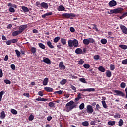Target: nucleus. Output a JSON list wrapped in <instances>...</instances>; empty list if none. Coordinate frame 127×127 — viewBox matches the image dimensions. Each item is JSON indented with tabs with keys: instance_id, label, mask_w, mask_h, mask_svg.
<instances>
[{
	"instance_id": "37",
	"label": "nucleus",
	"mask_w": 127,
	"mask_h": 127,
	"mask_svg": "<svg viewBox=\"0 0 127 127\" xmlns=\"http://www.w3.org/2000/svg\"><path fill=\"white\" fill-rule=\"evenodd\" d=\"M82 125L84 127H88V126H89V122H88V121H84L82 123Z\"/></svg>"
},
{
	"instance_id": "27",
	"label": "nucleus",
	"mask_w": 127,
	"mask_h": 127,
	"mask_svg": "<svg viewBox=\"0 0 127 127\" xmlns=\"http://www.w3.org/2000/svg\"><path fill=\"white\" fill-rule=\"evenodd\" d=\"M36 52V48L35 47H32V53L34 54L35 57H37V55L35 53Z\"/></svg>"
},
{
	"instance_id": "11",
	"label": "nucleus",
	"mask_w": 127,
	"mask_h": 127,
	"mask_svg": "<svg viewBox=\"0 0 127 127\" xmlns=\"http://www.w3.org/2000/svg\"><path fill=\"white\" fill-rule=\"evenodd\" d=\"M43 62L46 63L47 64H48V65H50V64H51V61L48 58H45V59H44Z\"/></svg>"
},
{
	"instance_id": "29",
	"label": "nucleus",
	"mask_w": 127,
	"mask_h": 127,
	"mask_svg": "<svg viewBox=\"0 0 127 127\" xmlns=\"http://www.w3.org/2000/svg\"><path fill=\"white\" fill-rule=\"evenodd\" d=\"M22 9L25 12H28V11H29V10L28 9V8H27V7H26L25 6H23L22 7Z\"/></svg>"
},
{
	"instance_id": "13",
	"label": "nucleus",
	"mask_w": 127,
	"mask_h": 127,
	"mask_svg": "<svg viewBox=\"0 0 127 127\" xmlns=\"http://www.w3.org/2000/svg\"><path fill=\"white\" fill-rule=\"evenodd\" d=\"M40 5L42 7H43V8H45L46 9H47L48 8V4L45 2H42L40 4Z\"/></svg>"
},
{
	"instance_id": "20",
	"label": "nucleus",
	"mask_w": 127,
	"mask_h": 127,
	"mask_svg": "<svg viewBox=\"0 0 127 127\" xmlns=\"http://www.w3.org/2000/svg\"><path fill=\"white\" fill-rule=\"evenodd\" d=\"M58 11H63L65 10V7L63 5H60L58 8Z\"/></svg>"
},
{
	"instance_id": "30",
	"label": "nucleus",
	"mask_w": 127,
	"mask_h": 127,
	"mask_svg": "<svg viewBox=\"0 0 127 127\" xmlns=\"http://www.w3.org/2000/svg\"><path fill=\"white\" fill-rule=\"evenodd\" d=\"M100 42L102 43V44H106L108 41L106 39H102L101 40Z\"/></svg>"
},
{
	"instance_id": "62",
	"label": "nucleus",
	"mask_w": 127,
	"mask_h": 127,
	"mask_svg": "<svg viewBox=\"0 0 127 127\" xmlns=\"http://www.w3.org/2000/svg\"><path fill=\"white\" fill-rule=\"evenodd\" d=\"M70 30L71 32H75V28H74L73 27L70 28Z\"/></svg>"
},
{
	"instance_id": "52",
	"label": "nucleus",
	"mask_w": 127,
	"mask_h": 127,
	"mask_svg": "<svg viewBox=\"0 0 127 127\" xmlns=\"http://www.w3.org/2000/svg\"><path fill=\"white\" fill-rule=\"evenodd\" d=\"M63 93V91H62V90H59V91H55V94H58L59 95H62V93Z\"/></svg>"
},
{
	"instance_id": "31",
	"label": "nucleus",
	"mask_w": 127,
	"mask_h": 127,
	"mask_svg": "<svg viewBox=\"0 0 127 127\" xmlns=\"http://www.w3.org/2000/svg\"><path fill=\"white\" fill-rule=\"evenodd\" d=\"M11 113H12L13 115H17V111L14 109H11Z\"/></svg>"
},
{
	"instance_id": "54",
	"label": "nucleus",
	"mask_w": 127,
	"mask_h": 127,
	"mask_svg": "<svg viewBox=\"0 0 127 127\" xmlns=\"http://www.w3.org/2000/svg\"><path fill=\"white\" fill-rule=\"evenodd\" d=\"M83 67L85 69H89V68H90V65H89L88 64H85L83 65Z\"/></svg>"
},
{
	"instance_id": "45",
	"label": "nucleus",
	"mask_w": 127,
	"mask_h": 127,
	"mask_svg": "<svg viewBox=\"0 0 127 127\" xmlns=\"http://www.w3.org/2000/svg\"><path fill=\"white\" fill-rule=\"evenodd\" d=\"M4 82L5 83V84H9V85H10L11 84V81L8 79H5L4 80Z\"/></svg>"
},
{
	"instance_id": "18",
	"label": "nucleus",
	"mask_w": 127,
	"mask_h": 127,
	"mask_svg": "<svg viewBox=\"0 0 127 127\" xmlns=\"http://www.w3.org/2000/svg\"><path fill=\"white\" fill-rule=\"evenodd\" d=\"M59 67H60V68H62V69H63L64 70V69H66V66L64 65V64H63V62H60Z\"/></svg>"
},
{
	"instance_id": "57",
	"label": "nucleus",
	"mask_w": 127,
	"mask_h": 127,
	"mask_svg": "<svg viewBox=\"0 0 127 127\" xmlns=\"http://www.w3.org/2000/svg\"><path fill=\"white\" fill-rule=\"evenodd\" d=\"M3 76V73L2 72V69L0 68V78H2Z\"/></svg>"
},
{
	"instance_id": "43",
	"label": "nucleus",
	"mask_w": 127,
	"mask_h": 127,
	"mask_svg": "<svg viewBox=\"0 0 127 127\" xmlns=\"http://www.w3.org/2000/svg\"><path fill=\"white\" fill-rule=\"evenodd\" d=\"M84 108H85V104L81 103L79 105V109H80V110H83L84 109Z\"/></svg>"
},
{
	"instance_id": "24",
	"label": "nucleus",
	"mask_w": 127,
	"mask_h": 127,
	"mask_svg": "<svg viewBox=\"0 0 127 127\" xmlns=\"http://www.w3.org/2000/svg\"><path fill=\"white\" fill-rule=\"evenodd\" d=\"M106 76L108 78L112 77V72L110 70H107L106 72Z\"/></svg>"
},
{
	"instance_id": "64",
	"label": "nucleus",
	"mask_w": 127,
	"mask_h": 127,
	"mask_svg": "<svg viewBox=\"0 0 127 127\" xmlns=\"http://www.w3.org/2000/svg\"><path fill=\"white\" fill-rule=\"evenodd\" d=\"M11 68L12 70H15V65L11 64Z\"/></svg>"
},
{
	"instance_id": "15",
	"label": "nucleus",
	"mask_w": 127,
	"mask_h": 127,
	"mask_svg": "<svg viewBox=\"0 0 127 127\" xmlns=\"http://www.w3.org/2000/svg\"><path fill=\"white\" fill-rule=\"evenodd\" d=\"M18 34H21V33L18 30L17 31H15L12 32V36H17Z\"/></svg>"
},
{
	"instance_id": "6",
	"label": "nucleus",
	"mask_w": 127,
	"mask_h": 127,
	"mask_svg": "<svg viewBox=\"0 0 127 127\" xmlns=\"http://www.w3.org/2000/svg\"><path fill=\"white\" fill-rule=\"evenodd\" d=\"M114 93H115L114 95H117V96H120L121 97H125V93L120 90H114Z\"/></svg>"
},
{
	"instance_id": "22",
	"label": "nucleus",
	"mask_w": 127,
	"mask_h": 127,
	"mask_svg": "<svg viewBox=\"0 0 127 127\" xmlns=\"http://www.w3.org/2000/svg\"><path fill=\"white\" fill-rule=\"evenodd\" d=\"M38 45L40 48H41L42 49H45V45H44L42 43H39Z\"/></svg>"
},
{
	"instance_id": "46",
	"label": "nucleus",
	"mask_w": 127,
	"mask_h": 127,
	"mask_svg": "<svg viewBox=\"0 0 127 127\" xmlns=\"http://www.w3.org/2000/svg\"><path fill=\"white\" fill-rule=\"evenodd\" d=\"M118 125L119 127H122L123 126L124 122H123V120L122 119H120L119 122H118Z\"/></svg>"
},
{
	"instance_id": "14",
	"label": "nucleus",
	"mask_w": 127,
	"mask_h": 127,
	"mask_svg": "<svg viewBox=\"0 0 127 127\" xmlns=\"http://www.w3.org/2000/svg\"><path fill=\"white\" fill-rule=\"evenodd\" d=\"M75 53H76V54H83V51L81 48H78L75 50Z\"/></svg>"
},
{
	"instance_id": "35",
	"label": "nucleus",
	"mask_w": 127,
	"mask_h": 127,
	"mask_svg": "<svg viewBox=\"0 0 127 127\" xmlns=\"http://www.w3.org/2000/svg\"><path fill=\"white\" fill-rule=\"evenodd\" d=\"M49 107L50 108H52V107H55V103L54 102H51L49 103Z\"/></svg>"
},
{
	"instance_id": "47",
	"label": "nucleus",
	"mask_w": 127,
	"mask_h": 127,
	"mask_svg": "<svg viewBox=\"0 0 127 127\" xmlns=\"http://www.w3.org/2000/svg\"><path fill=\"white\" fill-rule=\"evenodd\" d=\"M114 118L115 119H120V118H121V115L119 113L116 114L114 115Z\"/></svg>"
},
{
	"instance_id": "5",
	"label": "nucleus",
	"mask_w": 127,
	"mask_h": 127,
	"mask_svg": "<svg viewBox=\"0 0 127 127\" xmlns=\"http://www.w3.org/2000/svg\"><path fill=\"white\" fill-rule=\"evenodd\" d=\"M86 112L88 114H92L94 112V109L90 105H88L86 107Z\"/></svg>"
},
{
	"instance_id": "59",
	"label": "nucleus",
	"mask_w": 127,
	"mask_h": 127,
	"mask_svg": "<svg viewBox=\"0 0 127 127\" xmlns=\"http://www.w3.org/2000/svg\"><path fill=\"white\" fill-rule=\"evenodd\" d=\"M11 40H9L6 41V44H7V45H10V44H11Z\"/></svg>"
},
{
	"instance_id": "34",
	"label": "nucleus",
	"mask_w": 127,
	"mask_h": 127,
	"mask_svg": "<svg viewBox=\"0 0 127 127\" xmlns=\"http://www.w3.org/2000/svg\"><path fill=\"white\" fill-rule=\"evenodd\" d=\"M67 83V79H63L62 81L60 82L61 85H65Z\"/></svg>"
},
{
	"instance_id": "17",
	"label": "nucleus",
	"mask_w": 127,
	"mask_h": 127,
	"mask_svg": "<svg viewBox=\"0 0 127 127\" xmlns=\"http://www.w3.org/2000/svg\"><path fill=\"white\" fill-rule=\"evenodd\" d=\"M48 78L46 77L45 78H44L43 81V85L44 86H47V85L48 84Z\"/></svg>"
},
{
	"instance_id": "1",
	"label": "nucleus",
	"mask_w": 127,
	"mask_h": 127,
	"mask_svg": "<svg viewBox=\"0 0 127 127\" xmlns=\"http://www.w3.org/2000/svg\"><path fill=\"white\" fill-rule=\"evenodd\" d=\"M65 107L66 109V112L69 113L70 111H72L73 109H75L77 107V105L74 104V101L71 100L66 104Z\"/></svg>"
},
{
	"instance_id": "28",
	"label": "nucleus",
	"mask_w": 127,
	"mask_h": 127,
	"mask_svg": "<svg viewBox=\"0 0 127 127\" xmlns=\"http://www.w3.org/2000/svg\"><path fill=\"white\" fill-rule=\"evenodd\" d=\"M0 118L1 119H4L5 118V113L4 112V111L1 112Z\"/></svg>"
},
{
	"instance_id": "36",
	"label": "nucleus",
	"mask_w": 127,
	"mask_h": 127,
	"mask_svg": "<svg viewBox=\"0 0 127 127\" xmlns=\"http://www.w3.org/2000/svg\"><path fill=\"white\" fill-rule=\"evenodd\" d=\"M59 40H60V37H56L54 39V42L57 43V42L59 41Z\"/></svg>"
},
{
	"instance_id": "19",
	"label": "nucleus",
	"mask_w": 127,
	"mask_h": 127,
	"mask_svg": "<svg viewBox=\"0 0 127 127\" xmlns=\"http://www.w3.org/2000/svg\"><path fill=\"white\" fill-rule=\"evenodd\" d=\"M44 90L46 91V92H53V88L49 87H45Z\"/></svg>"
},
{
	"instance_id": "39",
	"label": "nucleus",
	"mask_w": 127,
	"mask_h": 127,
	"mask_svg": "<svg viewBox=\"0 0 127 127\" xmlns=\"http://www.w3.org/2000/svg\"><path fill=\"white\" fill-rule=\"evenodd\" d=\"M15 51L16 52V54L17 57H20V54H21L20 52H19V51H18V50H15Z\"/></svg>"
},
{
	"instance_id": "53",
	"label": "nucleus",
	"mask_w": 127,
	"mask_h": 127,
	"mask_svg": "<svg viewBox=\"0 0 127 127\" xmlns=\"http://www.w3.org/2000/svg\"><path fill=\"white\" fill-rule=\"evenodd\" d=\"M8 6H9L10 7H15V8H16V5H14L13 6V5H12V4H11V3H9L8 4Z\"/></svg>"
},
{
	"instance_id": "44",
	"label": "nucleus",
	"mask_w": 127,
	"mask_h": 127,
	"mask_svg": "<svg viewBox=\"0 0 127 127\" xmlns=\"http://www.w3.org/2000/svg\"><path fill=\"white\" fill-rule=\"evenodd\" d=\"M5 93L4 91H2L0 92V101H1V99H2V96Z\"/></svg>"
},
{
	"instance_id": "7",
	"label": "nucleus",
	"mask_w": 127,
	"mask_h": 127,
	"mask_svg": "<svg viewBox=\"0 0 127 127\" xmlns=\"http://www.w3.org/2000/svg\"><path fill=\"white\" fill-rule=\"evenodd\" d=\"M120 29L121 30L123 33L124 34H127V28L125 25H121Z\"/></svg>"
},
{
	"instance_id": "51",
	"label": "nucleus",
	"mask_w": 127,
	"mask_h": 127,
	"mask_svg": "<svg viewBox=\"0 0 127 127\" xmlns=\"http://www.w3.org/2000/svg\"><path fill=\"white\" fill-rule=\"evenodd\" d=\"M93 26H94L92 28L93 29H95V30H96V31H99V30L98 29V28H97V25H96V24H94L93 25H92Z\"/></svg>"
},
{
	"instance_id": "32",
	"label": "nucleus",
	"mask_w": 127,
	"mask_h": 127,
	"mask_svg": "<svg viewBox=\"0 0 127 127\" xmlns=\"http://www.w3.org/2000/svg\"><path fill=\"white\" fill-rule=\"evenodd\" d=\"M115 124H116V121H109L108 122V125L109 126H115Z\"/></svg>"
},
{
	"instance_id": "2",
	"label": "nucleus",
	"mask_w": 127,
	"mask_h": 127,
	"mask_svg": "<svg viewBox=\"0 0 127 127\" xmlns=\"http://www.w3.org/2000/svg\"><path fill=\"white\" fill-rule=\"evenodd\" d=\"M68 44L69 47H79V42L77 40V39L74 40H68Z\"/></svg>"
},
{
	"instance_id": "8",
	"label": "nucleus",
	"mask_w": 127,
	"mask_h": 127,
	"mask_svg": "<svg viewBox=\"0 0 127 127\" xmlns=\"http://www.w3.org/2000/svg\"><path fill=\"white\" fill-rule=\"evenodd\" d=\"M27 28V25H22L19 27V31L20 33H22V32L24 31V30Z\"/></svg>"
},
{
	"instance_id": "55",
	"label": "nucleus",
	"mask_w": 127,
	"mask_h": 127,
	"mask_svg": "<svg viewBox=\"0 0 127 127\" xmlns=\"http://www.w3.org/2000/svg\"><path fill=\"white\" fill-rule=\"evenodd\" d=\"M11 41L12 43H16L18 41V40H17V39H13L11 40Z\"/></svg>"
},
{
	"instance_id": "49",
	"label": "nucleus",
	"mask_w": 127,
	"mask_h": 127,
	"mask_svg": "<svg viewBox=\"0 0 127 127\" xmlns=\"http://www.w3.org/2000/svg\"><path fill=\"white\" fill-rule=\"evenodd\" d=\"M88 40L89 41V43H95V40L92 38H88Z\"/></svg>"
},
{
	"instance_id": "61",
	"label": "nucleus",
	"mask_w": 127,
	"mask_h": 127,
	"mask_svg": "<svg viewBox=\"0 0 127 127\" xmlns=\"http://www.w3.org/2000/svg\"><path fill=\"white\" fill-rule=\"evenodd\" d=\"M71 89L73 90L74 92H76V87L74 86L73 85H71L70 86Z\"/></svg>"
},
{
	"instance_id": "23",
	"label": "nucleus",
	"mask_w": 127,
	"mask_h": 127,
	"mask_svg": "<svg viewBox=\"0 0 127 127\" xmlns=\"http://www.w3.org/2000/svg\"><path fill=\"white\" fill-rule=\"evenodd\" d=\"M101 102L103 108H104V109H107L108 108V106H107V104H106V101H105V100H102Z\"/></svg>"
},
{
	"instance_id": "41",
	"label": "nucleus",
	"mask_w": 127,
	"mask_h": 127,
	"mask_svg": "<svg viewBox=\"0 0 127 127\" xmlns=\"http://www.w3.org/2000/svg\"><path fill=\"white\" fill-rule=\"evenodd\" d=\"M79 81L81 82V83H84V84H87V81H86V79L85 78H80Z\"/></svg>"
},
{
	"instance_id": "40",
	"label": "nucleus",
	"mask_w": 127,
	"mask_h": 127,
	"mask_svg": "<svg viewBox=\"0 0 127 127\" xmlns=\"http://www.w3.org/2000/svg\"><path fill=\"white\" fill-rule=\"evenodd\" d=\"M93 58L95 60H99L100 59V56L99 55H95L94 56Z\"/></svg>"
},
{
	"instance_id": "25",
	"label": "nucleus",
	"mask_w": 127,
	"mask_h": 127,
	"mask_svg": "<svg viewBox=\"0 0 127 127\" xmlns=\"http://www.w3.org/2000/svg\"><path fill=\"white\" fill-rule=\"evenodd\" d=\"M98 70L99 71H100V72H102L103 73L106 71V69H105L103 66H100L98 68Z\"/></svg>"
},
{
	"instance_id": "9",
	"label": "nucleus",
	"mask_w": 127,
	"mask_h": 127,
	"mask_svg": "<svg viewBox=\"0 0 127 127\" xmlns=\"http://www.w3.org/2000/svg\"><path fill=\"white\" fill-rule=\"evenodd\" d=\"M95 88L81 89L80 92H95Z\"/></svg>"
},
{
	"instance_id": "12",
	"label": "nucleus",
	"mask_w": 127,
	"mask_h": 127,
	"mask_svg": "<svg viewBox=\"0 0 127 127\" xmlns=\"http://www.w3.org/2000/svg\"><path fill=\"white\" fill-rule=\"evenodd\" d=\"M35 100L40 101V102H46V101H48V99H46V98H42L40 97H38V98H36L35 99Z\"/></svg>"
},
{
	"instance_id": "60",
	"label": "nucleus",
	"mask_w": 127,
	"mask_h": 127,
	"mask_svg": "<svg viewBox=\"0 0 127 127\" xmlns=\"http://www.w3.org/2000/svg\"><path fill=\"white\" fill-rule=\"evenodd\" d=\"M52 120V116H48L47 117V121H48V122H50Z\"/></svg>"
},
{
	"instance_id": "42",
	"label": "nucleus",
	"mask_w": 127,
	"mask_h": 127,
	"mask_svg": "<svg viewBox=\"0 0 127 127\" xmlns=\"http://www.w3.org/2000/svg\"><path fill=\"white\" fill-rule=\"evenodd\" d=\"M122 64L123 65H127V59L123 60L122 61Z\"/></svg>"
},
{
	"instance_id": "10",
	"label": "nucleus",
	"mask_w": 127,
	"mask_h": 127,
	"mask_svg": "<svg viewBox=\"0 0 127 127\" xmlns=\"http://www.w3.org/2000/svg\"><path fill=\"white\" fill-rule=\"evenodd\" d=\"M117 5V1L115 0H111L109 2V6L110 7H113Z\"/></svg>"
},
{
	"instance_id": "48",
	"label": "nucleus",
	"mask_w": 127,
	"mask_h": 127,
	"mask_svg": "<svg viewBox=\"0 0 127 127\" xmlns=\"http://www.w3.org/2000/svg\"><path fill=\"white\" fill-rule=\"evenodd\" d=\"M9 11L10 12L14 13L15 12V9L12 7L9 8Z\"/></svg>"
},
{
	"instance_id": "26",
	"label": "nucleus",
	"mask_w": 127,
	"mask_h": 127,
	"mask_svg": "<svg viewBox=\"0 0 127 127\" xmlns=\"http://www.w3.org/2000/svg\"><path fill=\"white\" fill-rule=\"evenodd\" d=\"M61 43H62V44L63 45H65L66 44V43H67V42L66 41V39H64V38H61Z\"/></svg>"
},
{
	"instance_id": "50",
	"label": "nucleus",
	"mask_w": 127,
	"mask_h": 127,
	"mask_svg": "<svg viewBox=\"0 0 127 127\" xmlns=\"http://www.w3.org/2000/svg\"><path fill=\"white\" fill-rule=\"evenodd\" d=\"M120 87H121V88H125V87H126V83L122 82L120 84Z\"/></svg>"
},
{
	"instance_id": "4",
	"label": "nucleus",
	"mask_w": 127,
	"mask_h": 127,
	"mask_svg": "<svg viewBox=\"0 0 127 127\" xmlns=\"http://www.w3.org/2000/svg\"><path fill=\"white\" fill-rule=\"evenodd\" d=\"M62 16L65 17V18H74L76 17V14L74 13H63L62 14Z\"/></svg>"
},
{
	"instance_id": "3",
	"label": "nucleus",
	"mask_w": 127,
	"mask_h": 127,
	"mask_svg": "<svg viewBox=\"0 0 127 127\" xmlns=\"http://www.w3.org/2000/svg\"><path fill=\"white\" fill-rule=\"evenodd\" d=\"M123 10H124V9H123V8H118L113 10H111L110 11V13H108L109 14H113L114 13L115 14H117V13H122Z\"/></svg>"
},
{
	"instance_id": "58",
	"label": "nucleus",
	"mask_w": 127,
	"mask_h": 127,
	"mask_svg": "<svg viewBox=\"0 0 127 127\" xmlns=\"http://www.w3.org/2000/svg\"><path fill=\"white\" fill-rule=\"evenodd\" d=\"M110 70H111V71H114V70H115V65L110 64Z\"/></svg>"
},
{
	"instance_id": "21",
	"label": "nucleus",
	"mask_w": 127,
	"mask_h": 127,
	"mask_svg": "<svg viewBox=\"0 0 127 127\" xmlns=\"http://www.w3.org/2000/svg\"><path fill=\"white\" fill-rule=\"evenodd\" d=\"M47 44L50 48L52 49L54 48V46L52 45V43H51V42H50V41L47 42Z\"/></svg>"
},
{
	"instance_id": "56",
	"label": "nucleus",
	"mask_w": 127,
	"mask_h": 127,
	"mask_svg": "<svg viewBox=\"0 0 127 127\" xmlns=\"http://www.w3.org/2000/svg\"><path fill=\"white\" fill-rule=\"evenodd\" d=\"M85 61H83L82 59H80V61L78 62V64H79V65H81L82 64H84Z\"/></svg>"
},
{
	"instance_id": "33",
	"label": "nucleus",
	"mask_w": 127,
	"mask_h": 127,
	"mask_svg": "<svg viewBox=\"0 0 127 127\" xmlns=\"http://www.w3.org/2000/svg\"><path fill=\"white\" fill-rule=\"evenodd\" d=\"M119 46L120 48H122V49L126 50L127 48V46L126 45H120Z\"/></svg>"
},
{
	"instance_id": "38",
	"label": "nucleus",
	"mask_w": 127,
	"mask_h": 127,
	"mask_svg": "<svg viewBox=\"0 0 127 127\" xmlns=\"http://www.w3.org/2000/svg\"><path fill=\"white\" fill-rule=\"evenodd\" d=\"M100 109H101L100 105H99V104H96V107L95 108V111H99Z\"/></svg>"
},
{
	"instance_id": "16",
	"label": "nucleus",
	"mask_w": 127,
	"mask_h": 127,
	"mask_svg": "<svg viewBox=\"0 0 127 127\" xmlns=\"http://www.w3.org/2000/svg\"><path fill=\"white\" fill-rule=\"evenodd\" d=\"M83 44H85V45H89V44H90V41H89V39H83Z\"/></svg>"
},
{
	"instance_id": "63",
	"label": "nucleus",
	"mask_w": 127,
	"mask_h": 127,
	"mask_svg": "<svg viewBox=\"0 0 127 127\" xmlns=\"http://www.w3.org/2000/svg\"><path fill=\"white\" fill-rule=\"evenodd\" d=\"M38 95L39 96L42 97L43 96V92L42 91H39Z\"/></svg>"
}]
</instances>
